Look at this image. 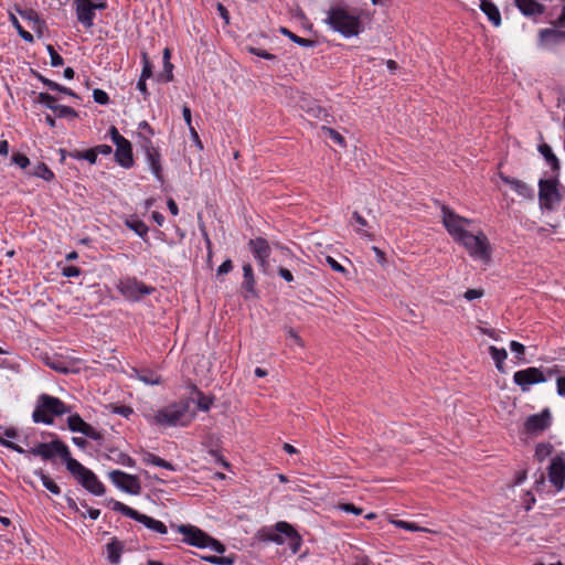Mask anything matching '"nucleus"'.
<instances>
[{
  "label": "nucleus",
  "mask_w": 565,
  "mask_h": 565,
  "mask_svg": "<svg viewBox=\"0 0 565 565\" xmlns=\"http://www.w3.org/2000/svg\"><path fill=\"white\" fill-rule=\"evenodd\" d=\"M341 511L353 513L355 515H360L362 513V509L355 507L353 503H341L338 507Z\"/></svg>",
  "instance_id": "6e6d98bb"
},
{
  "label": "nucleus",
  "mask_w": 565,
  "mask_h": 565,
  "mask_svg": "<svg viewBox=\"0 0 565 565\" xmlns=\"http://www.w3.org/2000/svg\"><path fill=\"white\" fill-rule=\"evenodd\" d=\"M142 71H141V77L143 78H150L152 76V64L147 55L146 52H142Z\"/></svg>",
  "instance_id": "37998d69"
},
{
  "label": "nucleus",
  "mask_w": 565,
  "mask_h": 565,
  "mask_svg": "<svg viewBox=\"0 0 565 565\" xmlns=\"http://www.w3.org/2000/svg\"><path fill=\"white\" fill-rule=\"evenodd\" d=\"M72 157H74L76 159H85L89 163H95L96 159H97V152H96L95 148H92V149H88V150H86L84 152L73 153Z\"/></svg>",
  "instance_id": "79ce46f5"
},
{
  "label": "nucleus",
  "mask_w": 565,
  "mask_h": 565,
  "mask_svg": "<svg viewBox=\"0 0 565 565\" xmlns=\"http://www.w3.org/2000/svg\"><path fill=\"white\" fill-rule=\"evenodd\" d=\"M47 52L51 57V65L53 67L62 66L64 64L63 57L54 50L52 45H47Z\"/></svg>",
  "instance_id": "8fccbe9b"
},
{
  "label": "nucleus",
  "mask_w": 565,
  "mask_h": 565,
  "mask_svg": "<svg viewBox=\"0 0 565 565\" xmlns=\"http://www.w3.org/2000/svg\"><path fill=\"white\" fill-rule=\"evenodd\" d=\"M280 33L282 35L287 36L294 43H296V44H298L300 46H303V47H313L317 44V42L315 40H310V39H305V38L298 36L297 34H295L294 32H291L287 28H281L280 29Z\"/></svg>",
  "instance_id": "2f4dec72"
},
{
  "label": "nucleus",
  "mask_w": 565,
  "mask_h": 565,
  "mask_svg": "<svg viewBox=\"0 0 565 565\" xmlns=\"http://www.w3.org/2000/svg\"><path fill=\"white\" fill-rule=\"evenodd\" d=\"M483 296V290L482 289H468L463 297L471 301V300H475V299H479Z\"/></svg>",
  "instance_id": "052dcab7"
},
{
  "label": "nucleus",
  "mask_w": 565,
  "mask_h": 565,
  "mask_svg": "<svg viewBox=\"0 0 565 565\" xmlns=\"http://www.w3.org/2000/svg\"><path fill=\"white\" fill-rule=\"evenodd\" d=\"M248 247L263 271H266L269 266L268 259L271 253L268 242L263 237L252 238L248 242Z\"/></svg>",
  "instance_id": "2eb2a0df"
},
{
  "label": "nucleus",
  "mask_w": 565,
  "mask_h": 565,
  "mask_svg": "<svg viewBox=\"0 0 565 565\" xmlns=\"http://www.w3.org/2000/svg\"><path fill=\"white\" fill-rule=\"evenodd\" d=\"M233 269V263L231 259H226L224 260L217 268L216 270V275L217 276H221V275H225V274H228L231 270Z\"/></svg>",
  "instance_id": "13d9d810"
},
{
  "label": "nucleus",
  "mask_w": 565,
  "mask_h": 565,
  "mask_svg": "<svg viewBox=\"0 0 565 565\" xmlns=\"http://www.w3.org/2000/svg\"><path fill=\"white\" fill-rule=\"evenodd\" d=\"M557 394L559 396H565V376H559L556 380Z\"/></svg>",
  "instance_id": "774afa93"
},
{
  "label": "nucleus",
  "mask_w": 565,
  "mask_h": 565,
  "mask_svg": "<svg viewBox=\"0 0 565 565\" xmlns=\"http://www.w3.org/2000/svg\"><path fill=\"white\" fill-rule=\"evenodd\" d=\"M67 427L71 431L81 433L93 440L100 441L103 439L102 433L86 423L78 414H72L68 416Z\"/></svg>",
  "instance_id": "dca6fc26"
},
{
  "label": "nucleus",
  "mask_w": 565,
  "mask_h": 565,
  "mask_svg": "<svg viewBox=\"0 0 565 565\" xmlns=\"http://www.w3.org/2000/svg\"><path fill=\"white\" fill-rule=\"evenodd\" d=\"M243 284L242 288L245 290L244 298H256L258 297L257 290H256V280L254 277L253 267L250 264H244L243 265Z\"/></svg>",
  "instance_id": "b1692460"
},
{
  "label": "nucleus",
  "mask_w": 565,
  "mask_h": 565,
  "mask_svg": "<svg viewBox=\"0 0 565 565\" xmlns=\"http://www.w3.org/2000/svg\"><path fill=\"white\" fill-rule=\"evenodd\" d=\"M202 559L214 565H233L235 563V556L209 555L202 556Z\"/></svg>",
  "instance_id": "f704fd0d"
},
{
  "label": "nucleus",
  "mask_w": 565,
  "mask_h": 565,
  "mask_svg": "<svg viewBox=\"0 0 565 565\" xmlns=\"http://www.w3.org/2000/svg\"><path fill=\"white\" fill-rule=\"evenodd\" d=\"M510 349L515 354L518 362H525V347L522 343L518 341H511Z\"/></svg>",
  "instance_id": "ea45409f"
},
{
  "label": "nucleus",
  "mask_w": 565,
  "mask_h": 565,
  "mask_svg": "<svg viewBox=\"0 0 565 565\" xmlns=\"http://www.w3.org/2000/svg\"><path fill=\"white\" fill-rule=\"evenodd\" d=\"M68 413H71V407L63 401L47 394H41L33 411L32 419L34 423L52 425L54 416Z\"/></svg>",
  "instance_id": "f03ea898"
},
{
  "label": "nucleus",
  "mask_w": 565,
  "mask_h": 565,
  "mask_svg": "<svg viewBox=\"0 0 565 565\" xmlns=\"http://www.w3.org/2000/svg\"><path fill=\"white\" fill-rule=\"evenodd\" d=\"M77 20L86 28L93 25L96 9H104L105 3H93L92 0H75Z\"/></svg>",
  "instance_id": "6ab92c4d"
},
{
  "label": "nucleus",
  "mask_w": 565,
  "mask_h": 565,
  "mask_svg": "<svg viewBox=\"0 0 565 565\" xmlns=\"http://www.w3.org/2000/svg\"><path fill=\"white\" fill-rule=\"evenodd\" d=\"M556 179H541L539 181V201L542 209L554 210L561 202Z\"/></svg>",
  "instance_id": "9d476101"
},
{
  "label": "nucleus",
  "mask_w": 565,
  "mask_h": 565,
  "mask_svg": "<svg viewBox=\"0 0 565 565\" xmlns=\"http://www.w3.org/2000/svg\"><path fill=\"white\" fill-rule=\"evenodd\" d=\"M142 461L146 465H153V466L161 467V468L172 470V471L175 470L174 466L171 462H169L149 451H147L142 455Z\"/></svg>",
  "instance_id": "c85d7f7f"
},
{
  "label": "nucleus",
  "mask_w": 565,
  "mask_h": 565,
  "mask_svg": "<svg viewBox=\"0 0 565 565\" xmlns=\"http://www.w3.org/2000/svg\"><path fill=\"white\" fill-rule=\"evenodd\" d=\"M35 475H38L43 483V487L46 488L53 494H60V487L46 475L43 470H36Z\"/></svg>",
  "instance_id": "72a5a7b5"
},
{
  "label": "nucleus",
  "mask_w": 565,
  "mask_h": 565,
  "mask_svg": "<svg viewBox=\"0 0 565 565\" xmlns=\"http://www.w3.org/2000/svg\"><path fill=\"white\" fill-rule=\"evenodd\" d=\"M480 10L488 17L494 26L501 24V14L498 7L491 0H480Z\"/></svg>",
  "instance_id": "a878e982"
},
{
  "label": "nucleus",
  "mask_w": 565,
  "mask_h": 565,
  "mask_svg": "<svg viewBox=\"0 0 565 565\" xmlns=\"http://www.w3.org/2000/svg\"><path fill=\"white\" fill-rule=\"evenodd\" d=\"M12 161L22 169H25L30 164L29 158L19 152L12 156Z\"/></svg>",
  "instance_id": "5fc2aeb1"
},
{
  "label": "nucleus",
  "mask_w": 565,
  "mask_h": 565,
  "mask_svg": "<svg viewBox=\"0 0 565 565\" xmlns=\"http://www.w3.org/2000/svg\"><path fill=\"white\" fill-rule=\"evenodd\" d=\"M457 242L467 249L471 257L479 258L484 263L490 262L489 241L482 232L475 235L467 231Z\"/></svg>",
  "instance_id": "39448f33"
},
{
  "label": "nucleus",
  "mask_w": 565,
  "mask_h": 565,
  "mask_svg": "<svg viewBox=\"0 0 565 565\" xmlns=\"http://www.w3.org/2000/svg\"><path fill=\"white\" fill-rule=\"evenodd\" d=\"M64 277L71 278V277H77L81 275V269L76 266H67L63 268L62 271Z\"/></svg>",
  "instance_id": "680f3d73"
},
{
  "label": "nucleus",
  "mask_w": 565,
  "mask_h": 565,
  "mask_svg": "<svg viewBox=\"0 0 565 565\" xmlns=\"http://www.w3.org/2000/svg\"><path fill=\"white\" fill-rule=\"evenodd\" d=\"M0 444L8 448V449H11L18 454H24L25 452V449H23L22 447H20L18 444L11 441V440H8L6 438L2 437V427L0 426Z\"/></svg>",
  "instance_id": "a18cd8bd"
},
{
  "label": "nucleus",
  "mask_w": 565,
  "mask_h": 565,
  "mask_svg": "<svg viewBox=\"0 0 565 565\" xmlns=\"http://www.w3.org/2000/svg\"><path fill=\"white\" fill-rule=\"evenodd\" d=\"M106 550L108 554V561L111 564H118L120 562V556L124 550L122 544L117 540H113L106 545Z\"/></svg>",
  "instance_id": "c756f323"
},
{
  "label": "nucleus",
  "mask_w": 565,
  "mask_h": 565,
  "mask_svg": "<svg viewBox=\"0 0 565 565\" xmlns=\"http://www.w3.org/2000/svg\"><path fill=\"white\" fill-rule=\"evenodd\" d=\"M192 418L193 415L189 414V402L181 401L159 409L153 416V422L160 426H185Z\"/></svg>",
  "instance_id": "7ed1b4c3"
},
{
  "label": "nucleus",
  "mask_w": 565,
  "mask_h": 565,
  "mask_svg": "<svg viewBox=\"0 0 565 565\" xmlns=\"http://www.w3.org/2000/svg\"><path fill=\"white\" fill-rule=\"evenodd\" d=\"M548 479L557 491L562 490L565 481V459L556 456L548 467Z\"/></svg>",
  "instance_id": "aec40b11"
},
{
  "label": "nucleus",
  "mask_w": 565,
  "mask_h": 565,
  "mask_svg": "<svg viewBox=\"0 0 565 565\" xmlns=\"http://www.w3.org/2000/svg\"><path fill=\"white\" fill-rule=\"evenodd\" d=\"M113 412L115 414H118V415H121L122 417L128 418L132 414V408L129 406L121 405V406H115Z\"/></svg>",
  "instance_id": "0e129e2a"
},
{
  "label": "nucleus",
  "mask_w": 565,
  "mask_h": 565,
  "mask_svg": "<svg viewBox=\"0 0 565 565\" xmlns=\"http://www.w3.org/2000/svg\"><path fill=\"white\" fill-rule=\"evenodd\" d=\"M141 148L145 150L152 173L159 181H162L161 156L158 148L152 145L149 138L142 139Z\"/></svg>",
  "instance_id": "a211bd4d"
},
{
  "label": "nucleus",
  "mask_w": 565,
  "mask_h": 565,
  "mask_svg": "<svg viewBox=\"0 0 565 565\" xmlns=\"http://www.w3.org/2000/svg\"><path fill=\"white\" fill-rule=\"evenodd\" d=\"M54 111V114L60 117V118H67V117H71V118H75L77 117V111L70 107V106H64V105H55L52 109Z\"/></svg>",
  "instance_id": "e433bc0d"
},
{
  "label": "nucleus",
  "mask_w": 565,
  "mask_h": 565,
  "mask_svg": "<svg viewBox=\"0 0 565 565\" xmlns=\"http://www.w3.org/2000/svg\"><path fill=\"white\" fill-rule=\"evenodd\" d=\"M36 77H38V79H40V81H41V82H42V83H43V84H44L49 89H51V90L61 89V85H60V84H57V83H55V82H53V81H51V79H49V78L44 77L43 75H41V74H39V73H38V74H36Z\"/></svg>",
  "instance_id": "bf43d9fd"
},
{
  "label": "nucleus",
  "mask_w": 565,
  "mask_h": 565,
  "mask_svg": "<svg viewBox=\"0 0 565 565\" xmlns=\"http://www.w3.org/2000/svg\"><path fill=\"white\" fill-rule=\"evenodd\" d=\"M539 151L545 158L546 162L551 166L553 171L559 170L558 159L553 153L552 148L547 143L540 145Z\"/></svg>",
  "instance_id": "7c9ffc66"
},
{
  "label": "nucleus",
  "mask_w": 565,
  "mask_h": 565,
  "mask_svg": "<svg viewBox=\"0 0 565 565\" xmlns=\"http://www.w3.org/2000/svg\"><path fill=\"white\" fill-rule=\"evenodd\" d=\"M136 377L147 385H158L161 383V379L151 370H137L132 369Z\"/></svg>",
  "instance_id": "bb28decb"
},
{
  "label": "nucleus",
  "mask_w": 565,
  "mask_h": 565,
  "mask_svg": "<svg viewBox=\"0 0 565 565\" xmlns=\"http://www.w3.org/2000/svg\"><path fill=\"white\" fill-rule=\"evenodd\" d=\"M321 129H322L326 134H328V136L330 137V139H331L332 141H334L335 143H338L340 147L344 148V147L347 146V142H345L344 137H343L341 134H339L337 130H334L333 128H330V127H328V126L323 125V126L321 127Z\"/></svg>",
  "instance_id": "58836bf2"
},
{
  "label": "nucleus",
  "mask_w": 565,
  "mask_h": 565,
  "mask_svg": "<svg viewBox=\"0 0 565 565\" xmlns=\"http://www.w3.org/2000/svg\"><path fill=\"white\" fill-rule=\"evenodd\" d=\"M513 382L521 388L522 392H527L532 385L546 382V376L542 369L531 366L516 371L513 374Z\"/></svg>",
  "instance_id": "f8f14e48"
},
{
  "label": "nucleus",
  "mask_w": 565,
  "mask_h": 565,
  "mask_svg": "<svg viewBox=\"0 0 565 565\" xmlns=\"http://www.w3.org/2000/svg\"><path fill=\"white\" fill-rule=\"evenodd\" d=\"M352 218L354 220V222L359 225V227L356 228V231L361 234V235H364V236H367V237H371V235L363 231V227L367 226V221L359 214V212L354 211L353 214H352Z\"/></svg>",
  "instance_id": "c03bdc74"
},
{
  "label": "nucleus",
  "mask_w": 565,
  "mask_h": 565,
  "mask_svg": "<svg viewBox=\"0 0 565 565\" xmlns=\"http://www.w3.org/2000/svg\"><path fill=\"white\" fill-rule=\"evenodd\" d=\"M93 98L94 102L99 105H107L109 103V96L108 94L99 88H96L93 90Z\"/></svg>",
  "instance_id": "09e8293b"
},
{
  "label": "nucleus",
  "mask_w": 565,
  "mask_h": 565,
  "mask_svg": "<svg viewBox=\"0 0 565 565\" xmlns=\"http://www.w3.org/2000/svg\"><path fill=\"white\" fill-rule=\"evenodd\" d=\"M209 454L214 457L216 462H220L224 468H228L230 463L221 456V454L217 450L210 449Z\"/></svg>",
  "instance_id": "338daca9"
},
{
  "label": "nucleus",
  "mask_w": 565,
  "mask_h": 565,
  "mask_svg": "<svg viewBox=\"0 0 565 565\" xmlns=\"http://www.w3.org/2000/svg\"><path fill=\"white\" fill-rule=\"evenodd\" d=\"M518 9L527 17L540 15L544 12L545 7L536 0H514Z\"/></svg>",
  "instance_id": "393cba45"
},
{
  "label": "nucleus",
  "mask_w": 565,
  "mask_h": 565,
  "mask_svg": "<svg viewBox=\"0 0 565 565\" xmlns=\"http://www.w3.org/2000/svg\"><path fill=\"white\" fill-rule=\"evenodd\" d=\"M551 420V412L548 408H545L540 414H534L526 418L524 423V431L526 434L542 433L550 427Z\"/></svg>",
  "instance_id": "f3484780"
},
{
  "label": "nucleus",
  "mask_w": 565,
  "mask_h": 565,
  "mask_svg": "<svg viewBox=\"0 0 565 565\" xmlns=\"http://www.w3.org/2000/svg\"><path fill=\"white\" fill-rule=\"evenodd\" d=\"M126 225L141 238L145 239L147 237L149 228L145 224V222H142L141 220H138V218L126 220Z\"/></svg>",
  "instance_id": "473e14b6"
},
{
  "label": "nucleus",
  "mask_w": 565,
  "mask_h": 565,
  "mask_svg": "<svg viewBox=\"0 0 565 565\" xmlns=\"http://www.w3.org/2000/svg\"><path fill=\"white\" fill-rule=\"evenodd\" d=\"M177 531L184 535L183 542L199 548H205L209 534L201 529L190 525L181 524L175 526Z\"/></svg>",
  "instance_id": "4468645a"
},
{
  "label": "nucleus",
  "mask_w": 565,
  "mask_h": 565,
  "mask_svg": "<svg viewBox=\"0 0 565 565\" xmlns=\"http://www.w3.org/2000/svg\"><path fill=\"white\" fill-rule=\"evenodd\" d=\"M111 503H113L114 511L120 512L125 516L130 518V519L143 524L147 529H149L153 532H157L159 534H167L168 529L163 522L156 520L151 516H148L143 513H140L139 511H137L119 501L111 500Z\"/></svg>",
  "instance_id": "6e6552de"
},
{
  "label": "nucleus",
  "mask_w": 565,
  "mask_h": 565,
  "mask_svg": "<svg viewBox=\"0 0 565 565\" xmlns=\"http://www.w3.org/2000/svg\"><path fill=\"white\" fill-rule=\"evenodd\" d=\"M116 461L122 466L134 467L135 460L125 452H118Z\"/></svg>",
  "instance_id": "4d7b16f0"
},
{
  "label": "nucleus",
  "mask_w": 565,
  "mask_h": 565,
  "mask_svg": "<svg viewBox=\"0 0 565 565\" xmlns=\"http://www.w3.org/2000/svg\"><path fill=\"white\" fill-rule=\"evenodd\" d=\"M248 52L256 55V56H259L262 58H265V60H269V61H275L277 60V56L271 54V53H268L267 51L265 50H262V49H258V47H248Z\"/></svg>",
  "instance_id": "603ef678"
},
{
  "label": "nucleus",
  "mask_w": 565,
  "mask_h": 565,
  "mask_svg": "<svg viewBox=\"0 0 565 565\" xmlns=\"http://www.w3.org/2000/svg\"><path fill=\"white\" fill-rule=\"evenodd\" d=\"M213 403V398L211 396L204 395L202 392L198 391V408L207 412Z\"/></svg>",
  "instance_id": "a19ab883"
},
{
  "label": "nucleus",
  "mask_w": 565,
  "mask_h": 565,
  "mask_svg": "<svg viewBox=\"0 0 565 565\" xmlns=\"http://www.w3.org/2000/svg\"><path fill=\"white\" fill-rule=\"evenodd\" d=\"M109 478L117 488L129 494L138 495L141 492V486L137 476L114 470L109 473Z\"/></svg>",
  "instance_id": "ddd939ff"
},
{
  "label": "nucleus",
  "mask_w": 565,
  "mask_h": 565,
  "mask_svg": "<svg viewBox=\"0 0 565 565\" xmlns=\"http://www.w3.org/2000/svg\"><path fill=\"white\" fill-rule=\"evenodd\" d=\"M301 108L303 109V111L306 114V118L309 121L318 120V121H323L326 124H332L334 120L333 116L331 114H329L326 108H323L315 103L308 105L307 108L302 105Z\"/></svg>",
  "instance_id": "5701e85b"
},
{
  "label": "nucleus",
  "mask_w": 565,
  "mask_h": 565,
  "mask_svg": "<svg viewBox=\"0 0 565 565\" xmlns=\"http://www.w3.org/2000/svg\"><path fill=\"white\" fill-rule=\"evenodd\" d=\"M326 262L337 273H345L347 271L345 268L331 256H327Z\"/></svg>",
  "instance_id": "e2e57ef3"
},
{
  "label": "nucleus",
  "mask_w": 565,
  "mask_h": 565,
  "mask_svg": "<svg viewBox=\"0 0 565 565\" xmlns=\"http://www.w3.org/2000/svg\"><path fill=\"white\" fill-rule=\"evenodd\" d=\"M35 177L42 178L45 181H51L54 179L53 171L43 162H40L33 172Z\"/></svg>",
  "instance_id": "4c0bfd02"
},
{
  "label": "nucleus",
  "mask_w": 565,
  "mask_h": 565,
  "mask_svg": "<svg viewBox=\"0 0 565 565\" xmlns=\"http://www.w3.org/2000/svg\"><path fill=\"white\" fill-rule=\"evenodd\" d=\"M489 353L492 360L495 363V367L499 372L504 373V361L508 358V352L505 349H499L494 345L489 347Z\"/></svg>",
  "instance_id": "cd10ccee"
},
{
  "label": "nucleus",
  "mask_w": 565,
  "mask_h": 565,
  "mask_svg": "<svg viewBox=\"0 0 565 565\" xmlns=\"http://www.w3.org/2000/svg\"><path fill=\"white\" fill-rule=\"evenodd\" d=\"M109 134H110L111 140L114 141L115 145L124 142L125 140H127L125 137H122L119 134L118 129L115 126L110 127Z\"/></svg>",
  "instance_id": "69168bd1"
},
{
  "label": "nucleus",
  "mask_w": 565,
  "mask_h": 565,
  "mask_svg": "<svg viewBox=\"0 0 565 565\" xmlns=\"http://www.w3.org/2000/svg\"><path fill=\"white\" fill-rule=\"evenodd\" d=\"M206 547H211L213 551L220 554L225 552V545L210 535L207 537Z\"/></svg>",
  "instance_id": "864d4df0"
},
{
  "label": "nucleus",
  "mask_w": 565,
  "mask_h": 565,
  "mask_svg": "<svg viewBox=\"0 0 565 565\" xmlns=\"http://www.w3.org/2000/svg\"><path fill=\"white\" fill-rule=\"evenodd\" d=\"M499 178L502 180L504 184L510 186L519 196L524 200H532L534 198V190L524 181L511 178L502 172H499Z\"/></svg>",
  "instance_id": "412c9836"
},
{
  "label": "nucleus",
  "mask_w": 565,
  "mask_h": 565,
  "mask_svg": "<svg viewBox=\"0 0 565 565\" xmlns=\"http://www.w3.org/2000/svg\"><path fill=\"white\" fill-rule=\"evenodd\" d=\"M324 22L344 38L356 36L362 30L360 15L347 6L331 7Z\"/></svg>",
  "instance_id": "f257e3e1"
},
{
  "label": "nucleus",
  "mask_w": 565,
  "mask_h": 565,
  "mask_svg": "<svg viewBox=\"0 0 565 565\" xmlns=\"http://www.w3.org/2000/svg\"><path fill=\"white\" fill-rule=\"evenodd\" d=\"M553 451V446L551 444L541 443L535 448V458L537 461H544L548 456H551Z\"/></svg>",
  "instance_id": "c9c22d12"
},
{
  "label": "nucleus",
  "mask_w": 565,
  "mask_h": 565,
  "mask_svg": "<svg viewBox=\"0 0 565 565\" xmlns=\"http://www.w3.org/2000/svg\"><path fill=\"white\" fill-rule=\"evenodd\" d=\"M281 534L286 535L291 552L294 554L298 553L302 543L301 536L287 522H278L275 525V529H268L265 532V539L277 544H284L285 541L282 540Z\"/></svg>",
  "instance_id": "0eeeda50"
},
{
  "label": "nucleus",
  "mask_w": 565,
  "mask_h": 565,
  "mask_svg": "<svg viewBox=\"0 0 565 565\" xmlns=\"http://www.w3.org/2000/svg\"><path fill=\"white\" fill-rule=\"evenodd\" d=\"M118 291L129 301H140L142 297L151 295L154 288L143 284L135 277H128L119 280Z\"/></svg>",
  "instance_id": "1a4fd4ad"
},
{
  "label": "nucleus",
  "mask_w": 565,
  "mask_h": 565,
  "mask_svg": "<svg viewBox=\"0 0 565 565\" xmlns=\"http://www.w3.org/2000/svg\"><path fill=\"white\" fill-rule=\"evenodd\" d=\"M67 470L90 493L95 495L105 493V486L98 480L97 476L76 459L68 462Z\"/></svg>",
  "instance_id": "20e7f679"
},
{
  "label": "nucleus",
  "mask_w": 565,
  "mask_h": 565,
  "mask_svg": "<svg viewBox=\"0 0 565 565\" xmlns=\"http://www.w3.org/2000/svg\"><path fill=\"white\" fill-rule=\"evenodd\" d=\"M115 158L119 166L122 168H131L134 166L132 148L129 140L117 143Z\"/></svg>",
  "instance_id": "4be33fe9"
},
{
  "label": "nucleus",
  "mask_w": 565,
  "mask_h": 565,
  "mask_svg": "<svg viewBox=\"0 0 565 565\" xmlns=\"http://www.w3.org/2000/svg\"><path fill=\"white\" fill-rule=\"evenodd\" d=\"M31 454L33 456H40L44 460H51L56 455L60 456L68 469V462L74 460L71 456L68 447L60 439H54L50 443H40L24 454Z\"/></svg>",
  "instance_id": "423d86ee"
},
{
  "label": "nucleus",
  "mask_w": 565,
  "mask_h": 565,
  "mask_svg": "<svg viewBox=\"0 0 565 565\" xmlns=\"http://www.w3.org/2000/svg\"><path fill=\"white\" fill-rule=\"evenodd\" d=\"M393 524H395L397 527H402V529L413 531V532L427 531L426 529L420 527V526L416 525L415 523H411V522H406V521H402V520H395V521H393Z\"/></svg>",
  "instance_id": "3c124183"
},
{
  "label": "nucleus",
  "mask_w": 565,
  "mask_h": 565,
  "mask_svg": "<svg viewBox=\"0 0 565 565\" xmlns=\"http://www.w3.org/2000/svg\"><path fill=\"white\" fill-rule=\"evenodd\" d=\"M441 213L444 226L446 227L449 235L458 241L465 234V232H467L465 226L469 225L471 221L456 214L446 205L441 206Z\"/></svg>",
  "instance_id": "9b49d317"
},
{
  "label": "nucleus",
  "mask_w": 565,
  "mask_h": 565,
  "mask_svg": "<svg viewBox=\"0 0 565 565\" xmlns=\"http://www.w3.org/2000/svg\"><path fill=\"white\" fill-rule=\"evenodd\" d=\"M11 20L19 35L26 42H33V35L21 26V24L19 23L18 19L14 15H11Z\"/></svg>",
  "instance_id": "49530a36"
},
{
  "label": "nucleus",
  "mask_w": 565,
  "mask_h": 565,
  "mask_svg": "<svg viewBox=\"0 0 565 565\" xmlns=\"http://www.w3.org/2000/svg\"><path fill=\"white\" fill-rule=\"evenodd\" d=\"M38 102L45 105L51 110L56 105V98L49 93H40L38 96Z\"/></svg>",
  "instance_id": "de8ad7c7"
}]
</instances>
